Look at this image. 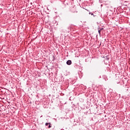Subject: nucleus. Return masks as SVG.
Masks as SVG:
<instances>
[{"instance_id": "f257e3e1", "label": "nucleus", "mask_w": 130, "mask_h": 130, "mask_svg": "<svg viewBox=\"0 0 130 130\" xmlns=\"http://www.w3.org/2000/svg\"><path fill=\"white\" fill-rule=\"evenodd\" d=\"M104 32V28L103 27L99 28H98V32L99 33H103Z\"/></svg>"}, {"instance_id": "f03ea898", "label": "nucleus", "mask_w": 130, "mask_h": 130, "mask_svg": "<svg viewBox=\"0 0 130 130\" xmlns=\"http://www.w3.org/2000/svg\"><path fill=\"white\" fill-rule=\"evenodd\" d=\"M71 11L72 12V13H78L77 11H76V9L74 8H71Z\"/></svg>"}, {"instance_id": "7ed1b4c3", "label": "nucleus", "mask_w": 130, "mask_h": 130, "mask_svg": "<svg viewBox=\"0 0 130 130\" xmlns=\"http://www.w3.org/2000/svg\"><path fill=\"white\" fill-rule=\"evenodd\" d=\"M67 64L68 66H71V64H72V61L71 60H69L67 61Z\"/></svg>"}, {"instance_id": "20e7f679", "label": "nucleus", "mask_w": 130, "mask_h": 130, "mask_svg": "<svg viewBox=\"0 0 130 130\" xmlns=\"http://www.w3.org/2000/svg\"><path fill=\"white\" fill-rule=\"evenodd\" d=\"M89 15H91V16H93V17H96V15H94L93 13H92L91 12L89 13Z\"/></svg>"}, {"instance_id": "39448f33", "label": "nucleus", "mask_w": 130, "mask_h": 130, "mask_svg": "<svg viewBox=\"0 0 130 130\" xmlns=\"http://www.w3.org/2000/svg\"><path fill=\"white\" fill-rule=\"evenodd\" d=\"M48 127H49V128H50V127H51V126L50 125H49L48 126Z\"/></svg>"}, {"instance_id": "423d86ee", "label": "nucleus", "mask_w": 130, "mask_h": 130, "mask_svg": "<svg viewBox=\"0 0 130 130\" xmlns=\"http://www.w3.org/2000/svg\"><path fill=\"white\" fill-rule=\"evenodd\" d=\"M49 123H46V125H48Z\"/></svg>"}, {"instance_id": "0eeeda50", "label": "nucleus", "mask_w": 130, "mask_h": 130, "mask_svg": "<svg viewBox=\"0 0 130 130\" xmlns=\"http://www.w3.org/2000/svg\"><path fill=\"white\" fill-rule=\"evenodd\" d=\"M99 34H100V35H101V33H100Z\"/></svg>"}]
</instances>
